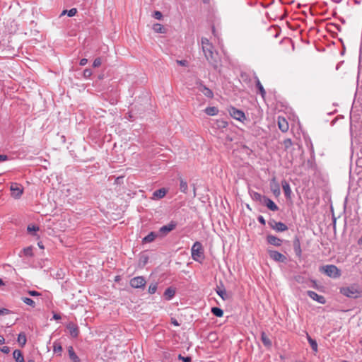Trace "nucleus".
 Segmentation results:
<instances>
[{
    "label": "nucleus",
    "instance_id": "473e14b6",
    "mask_svg": "<svg viewBox=\"0 0 362 362\" xmlns=\"http://www.w3.org/2000/svg\"><path fill=\"white\" fill-rule=\"evenodd\" d=\"M153 30L157 33H164L165 29L163 26L160 23H155L153 27Z\"/></svg>",
    "mask_w": 362,
    "mask_h": 362
},
{
    "label": "nucleus",
    "instance_id": "4d7b16f0",
    "mask_svg": "<svg viewBox=\"0 0 362 362\" xmlns=\"http://www.w3.org/2000/svg\"><path fill=\"white\" fill-rule=\"evenodd\" d=\"M5 342V339L2 335H0V344H3Z\"/></svg>",
    "mask_w": 362,
    "mask_h": 362
},
{
    "label": "nucleus",
    "instance_id": "0e129e2a",
    "mask_svg": "<svg viewBox=\"0 0 362 362\" xmlns=\"http://www.w3.org/2000/svg\"><path fill=\"white\" fill-rule=\"evenodd\" d=\"M37 245L40 248H44V246L42 245V243H38Z\"/></svg>",
    "mask_w": 362,
    "mask_h": 362
},
{
    "label": "nucleus",
    "instance_id": "c85d7f7f",
    "mask_svg": "<svg viewBox=\"0 0 362 362\" xmlns=\"http://www.w3.org/2000/svg\"><path fill=\"white\" fill-rule=\"evenodd\" d=\"M211 311L216 317H221L223 315V310L218 307H213Z\"/></svg>",
    "mask_w": 362,
    "mask_h": 362
},
{
    "label": "nucleus",
    "instance_id": "20e7f679",
    "mask_svg": "<svg viewBox=\"0 0 362 362\" xmlns=\"http://www.w3.org/2000/svg\"><path fill=\"white\" fill-rule=\"evenodd\" d=\"M320 271L331 278H338L341 276L340 270L333 264L323 266L320 268Z\"/></svg>",
    "mask_w": 362,
    "mask_h": 362
},
{
    "label": "nucleus",
    "instance_id": "a211bd4d",
    "mask_svg": "<svg viewBox=\"0 0 362 362\" xmlns=\"http://www.w3.org/2000/svg\"><path fill=\"white\" fill-rule=\"evenodd\" d=\"M261 340L264 346L268 349H270L272 346V342L269 337L266 334L265 332H262L261 333Z\"/></svg>",
    "mask_w": 362,
    "mask_h": 362
},
{
    "label": "nucleus",
    "instance_id": "052dcab7",
    "mask_svg": "<svg viewBox=\"0 0 362 362\" xmlns=\"http://www.w3.org/2000/svg\"><path fill=\"white\" fill-rule=\"evenodd\" d=\"M172 323H173V325H176V326H178V325H179V324L177 323V320H173V321H172Z\"/></svg>",
    "mask_w": 362,
    "mask_h": 362
},
{
    "label": "nucleus",
    "instance_id": "c03bdc74",
    "mask_svg": "<svg viewBox=\"0 0 362 362\" xmlns=\"http://www.w3.org/2000/svg\"><path fill=\"white\" fill-rule=\"evenodd\" d=\"M178 358L182 360L184 362H190L192 360L191 357H189V356L185 357V356H182L181 354H180L178 356Z\"/></svg>",
    "mask_w": 362,
    "mask_h": 362
},
{
    "label": "nucleus",
    "instance_id": "de8ad7c7",
    "mask_svg": "<svg viewBox=\"0 0 362 362\" xmlns=\"http://www.w3.org/2000/svg\"><path fill=\"white\" fill-rule=\"evenodd\" d=\"M92 74V71L90 69H86L83 71V76L85 77H89Z\"/></svg>",
    "mask_w": 362,
    "mask_h": 362
},
{
    "label": "nucleus",
    "instance_id": "13d9d810",
    "mask_svg": "<svg viewBox=\"0 0 362 362\" xmlns=\"http://www.w3.org/2000/svg\"><path fill=\"white\" fill-rule=\"evenodd\" d=\"M53 318L55 320H59V319H61V316L59 314H54L53 315Z\"/></svg>",
    "mask_w": 362,
    "mask_h": 362
},
{
    "label": "nucleus",
    "instance_id": "393cba45",
    "mask_svg": "<svg viewBox=\"0 0 362 362\" xmlns=\"http://www.w3.org/2000/svg\"><path fill=\"white\" fill-rule=\"evenodd\" d=\"M13 357L16 362H25L22 351L18 349H16L13 351Z\"/></svg>",
    "mask_w": 362,
    "mask_h": 362
},
{
    "label": "nucleus",
    "instance_id": "7ed1b4c3",
    "mask_svg": "<svg viewBox=\"0 0 362 362\" xmlns=\"http://www.w3.org/2000/svg\"><path fill=\"white\" fill-rule=\"evenodd\" d=\"M340 293L348 298H357L361 296L362 291L357 287L351 286L341 288Z\"/></svg>",
    "mask_w": 362,
    "mask_h": 362
},
{
    "label": "nucleus",
    "instance_id": "6e6d98bb",
    "mask_svg": "<svg viewBox=\"0 0 362 362\" xmlns=\"http://www.w3.org/2000/svg\"><path fill=\"white\" fill-rule=\"evenodd\" d=\"M6 313H8L7 309L3 308V309L0 310V315H4V314H6Z\"/></svg>",
    "mask_w": 362,
    "mask_h": 362
},
{
    "label": "nucleus",
    "instance_id": "a19ab883",
    "mask_svg": "<svg viewBox=\"0 0 362 362\" xmlns=\"http://www.w3.org/2000/svg\"><path fill=\"white\" fill-rule=\"evenodd\" d=\"M217 124L219 128H226L228 126V122L224 120H218Z\"/></svg>",
    "mask_w": 362,
    "mask_h": 362
},
{
    "label": "nucleus",
    "instance_id": "8fccbe9b",
    "mask_svg": "<svg viewBox=\"0 0 362 362\" xmlns=\"http://www.w3.org/2000/svg\"><path fill=\"white\" fill-rule=\"evenodd\" d=\"M1 351L4 354H8L10 352V348L7 346H4L1 349Z\"/></svg>",
    "mask_w": 362,
    "mask_h": 362
},
{
    "label": "nucleus",
    "instance_id": "39448f33",
    "mask_svg": "<svg viewBox=\"0 0 362 362\" xmlns=\"http://www.w3.org/2000/svg\"><path fill=\"white\" fill-rule=\"evenodd\" d=\"M10 189L11 192V196L15 199H19L23 193V188L20 184L11 183Z\"/></svg>",
    "mask_w": 362,
    "mask_h": 362
},
{
    "label": "nucleus",
    "instance_id": "603ef678",
    "mask_svg": "<svg viewBox=\"0 0 362 362\" xmlns=\"http://www.w3.org/2000/svg\"><path fill=\"white\" fill-rule=\"evenodd\" d=\"M273 192L276 196H279L280 194V189L279 185H276V189H273Z\"/></svg>",
    "mask_w": 362,
    "mask_h": 362
},
{
    "label": "nucleus",
    "instance_id": "4be33fe9",
    "mask_svg": "<svg viewBox=\"0 0 362 362\" xmlns=\"http://www.w3.org/2000/svg\"><path fill=\"white\" fill-rule=\"evenodd\" d=\"M167 193V190L165 188H160L154 191L153 193V197L154 199H161L165 196Z\"/></svg>",
    "mask_w": 362,
    "mask_h": 362
},
{
    "label": "nucleus",
    "instance_id": "37998d69",
    "mask_svg": "<svg viewBox=\"0 0 362 362\" xmlns=\"http://www.w3.org/2000/svg\"><path fill=\"white\" fill-rule=\"evenodd\" d=\"M37 230H39V227L38 226H36L35 225L28 226V232H36Z\"/></svg>",
    "mask_w": 362,
    "mask_h": 362
},
{
    "label": "nucleus",
    "instance_id": "4c0bfd02",
    "mask_svg": "<svg viewBox=\"0 0 362 362\" xmlns=\"http://www.w3.org/2000/svg\"><path fill=\"white\" fill-rule=\"evenodd\" d=\"M158 288L157 283L151 284L148 286V291L150 294H153L156 292Z\"/></svg>",
    "mask_w": 362,
    "mask_h": 362
},
{
    "label": "nucleus",
    "instance_id": "b1692460",
    "mask_svg": "<svg viewBox=\"0 0 362 362\" xmlns=\"http://www.w3.org/2000/svg\"><path fill=\"white\" fill-rule=\"evenodd\" d=\"M148 262V256L145 254H141L139 259L138 266L143 268Z\"/></svg>",
    "mask_w": 362,
    "mask_h": 362
},
{
    "label": "nucleus",
    "instance_id": "f8f14e48",
    "mask_svg": "<svg viewBox=\"0 0 362 362\" xmlns=\"http://www.w3.org/2000/svg\"><path fill=\"white\" fill-rule=\"evenodd\" d=\"M307 294L310 298L321 304H325L326 303L325 297L323 296L318 295L315 291H308Z\"/></svg>",
    "mask_w": 362,
    "mask_h": 362
},
{
    "label": "nucleus",
    "instance_id": "ddd939ff",
    "mask_svg": "<svg viewBox=\"0 0 362 362\" xmlns=\"http://www.w3.org/2000/svg\"><path fill=\"white\" fill-rule=\"evenodd\" d=\"M262 204L266 206L269 209L272 211H276L279 210L277 205L269 198L265 197L263 199Z\"/></svg>",
    "mask_w": 362,
    "mask_h": 362
},
{
    "label": "nucleus",
    "instance_id": "f03ea898",
    "mask_svg": "<svg viewBox=\"0 0 362 362\" xmlns=\"http://www.w3.org/2000/svg\"><path fill=\"white\" fill-rule=\"evenodd\" d=\"M192 258L198 262H202L204 259V248L199 241L195 242L191 249Z\"/></svg>",
    "mask_w": 362,
    "mask_h": 362
},
{
    "label": "nucleus",
    "instance_id": "f257e3e1",
    "mask_svg": "<svg viewBox=\"0 0 362 362\" xmlns=\"http://www.w3.org/2000/svg\"><path fill=\"white\" fill-rule=\"evenodd\" d=\"M202 47L206 59L214 69H217L219 64L218 54L215 51L213 45L207 38L202 37Z\"/></svg>",
    "mask_w": 362,
    "mask_h": 362
},
{
    "label": "nucleus",
    "instance_id": "e2e57ef3",
    "mask_svg": "<svg viewBox=\"0 0 362 362\" xmlns=\"http://www.w3.org/2000/svg\"><path fill=\"white\" fill-rule=\"evenodd\" d=\"M358 243L359 245H362V235H361V237L359 238L358 241Z\"/></svg>",
    "mask_w": 362,
    "mask_h": 362
},
{
    "label": "nucleus",
    "instance_id": "412c9836",
    "mask_svg": "<svg viewBox=\"0 0 362 362\" xmlns=\"http://www.w3.org/2000/svg\"><path fill=\"white\" fill-rule=\"evenodd\" d=\"M250 197L251 198L255 201V202H259L260 204L262 203L263 202V199H264V197L266 196H262V194H260L259 193L257 192H254V191H252V192H250Z\"/></svg>",
    "mask_w": 362,
    "mask_h": 362
},
{
    "label": "nucleus",
    "instance_id": "9b49d317",
    "mask_svg": "<svg viewBox=\"0 0 362 362\" xmlns=\"http://www.w3.org/2000/svg\"><path fill=\"white\" fill-rule=\"evenodd\" d=\"M177 226V223L171 221L168 224L163 226L160 228L159 232L162 234L166 235L169 232L173 230Z\"/></svg>",
    "mask_w": 362,
    "mask_h": 362
},
{
    "label": "nucleus",
    "instance_id": "864d4df0",
    "mask_svg": "<svg viewBox=\"0 0 362 362\" xmlns=\"http://www.w3.org/2000/svg\"><path fill=\"white\" fill-rule=\"evenodd\" d=\"M257 220L258 221L262 223V225H265V219L264 218V217L262 216H259L258 218H257Z\"/></svg>",
    "mask_w": 362,
    "mask_h": 362
},
{
    "label": "nucleus",
    "instance_id": "49530a36",
    "mask_svg": "<svg viewBox=\"0 0 362 362\" xmlns=\"http://www.w3.org/2000/svg\"><path fill=\"white\" fill-rule=\"evenodd\" d=\"M177 63L182 66H187L188 65V62L187 60H177Z\"/></svg>",
    "mask_w": 362,
    "mask_h": 362
},
{
    "label": "nucleus",
    "instance_id": "9d476101",
    "mask_svg": "<svg viewBox=\"0 0 362 362\" xmlns=\"http://www.w3.org/2000/svg\"><path fill=\"white\" fill-rule=\"evenodd\" d=\"M230 116L236 120L243 121L245 119V113L235 107H231L229 110Z\"/></svg>",
    "mask_w": 362,
    "mask_h": 362
},
{
    "label": "nucleus",
    "instance_id": "79ce46f5",
    "mask_svg": "<svg viewBox=\"0 0 362 362\" xmlns=\"http://www.w3.org/2000/svg\"><path fill=\"white\" fill-rule=\"evenodd\" d=\"M102 62H101V59L100 58H96L95 59V60L93 61V67H99L100 65H101Z\"/></svg>",
    "mask_w": 362,
    "mask_h": 362
},
{
    "label": "nucleus",
    "instance_id": "cd10ccee",
    "mask_svg": "<svg viewBox=\"0 0 362 362\" xmlns=\"http://www.w3.org/2000/svg\"><path fill=\"white\" fill-rule=\"evenodd\" d=\"M308 341L314 352H317V341L312 339L308 334H307Z\"/></svg>",
    "mask_w": 362,
    "mask_h": 362
},
{
    "label": "nucleus",
    "instance_id": "58836bf2",
    "mask_svg": "<svg viewBox=\"0 0 362 362\" xmlns=\"http://www.w3.org/2000/svg\"><path fill=\"white\" fill-rule=\"evenodd\" d=\"M53 351L54 353L60 354L62 351V347L59 343L54 342L53 346Z\"/></svg>",
    "mask_w": 362,
    "mask_h": 362
},
{
    "label": "nucleus",
    "instance_id": "ea45409f",
    "mask_svg": "<svg viewBox=\"0 0 362 362\" xmlns=\"http://www.w3.org/2000/svg\"><path fill=\"white\" fill-rule=\"evenodd\" d=\"M283 144L286 149H288L292 146V141L291 139H286L283 141Z\"/></svg>",
    "mask_w": 362,
    "mask_h": 362
},
{
    "label": "nucleus",
    "instance_id": "5701e85b",
    "mask_svg": "<svg viewBox=\"0 0 362 362\" xmlns=\"http://www.w3.org/2000/svg\"><path fill=\"white\" fill-rule=\"evenodd\" d=\"M158 236V234L156 232H151L148 233L146 236H145L143 240V243H151L153 242L156 237Z\"/></svg>",
    "mask_w": 362,
    "mask_h": 362
},
{
    "label": "nucleus",
    "instance_id": "e433bc0d",
    "mask_svg": "<svg viewBox=\"0 0 362 362\" xmlns=\"http://www.w3.org/2000/svg\"><path fill=\"white\" fill-rule=\"evenodd\" d=\"M67 13L68 16L72 17L74 16L77 13V9L75 8H71L70 10H64L62 15H64V13Z\"/></svg>",
    "mask_w": 362,
    "mask_h": 362
},
{
    "label": "nucleus",
    "instance_id": "4468645a",
    "mask_svg": "<svg viewBox=\"0 0 362 362\" xmlns=\"http://www.w3.org/2000/svg\"><path fill=\"white\" fill-rule=\"evenodd\" d=\"M267 241L269 244H271L274 246H281L282 243V240L280 238L273 235H268L267 236Z\"/></svg>",
    "mask_w": 362,
    "mask_h": 362
},
{
    "label": "nucleus",
    "instance_id": "680f3d73",
    "mask_svg": "<svg viewBox=\"0 0 362 362\" xmlns=\"http://www.w3.org/2000/svg\"><path fill=\"white\" fill-rule=\"evenodd\" d=\"M202 1L205 4H209V2H210V0H202Z\"/></svg>",
    "mask_w": 362,
    "mask_h": 362
},
{
    "label": "nucleus",
    "instance_id": "0eeeda50",
    "mask_svg": "<svg viewBox=\"0 0 362 362\" xmlns=\"http://www.w3.org/2000/svg\"><path fill=\"white\" fill-rule=\"evenodd\" d=\"M146 280L144 276H139L134 277L130 280V286L135 288H140L144 287Z\"/></svg>",
    "mask_w": 362,
    "mask_h": 362
},
{
    "label": "nucleus",
    "instance_id": "72a5a7b5",
    "mask_svg": "<svg viewBox=\"0 0 362 362\" xmlns=\"http://www.w3.org/2000/svg\"><path fill=\"white\" fill-rule=\"evenodd\" d=\"M21 300H22V301L23 303H25V304L31 306L32 308H35V303L31 298H28V297H22Z\"/></svg>",
    "mask_w": 362,
    "mask_h": 362
},
{
    "label": "nucleus",
    "instance_id": "7c9ffc66",
    "mask_svg": "<svg viewBox=\"0 0 362 362\" xmlns=\"http://www.w3.org/2000/svg\"><path fill=\"white\" fill-rule=\"evenodd\" d=\"M69 357L70 358L74 361V362H79V358L78 357V356L75 354L74 349L72 347H70L69 349Z\"/></svg>",
    "mask_w": 362,
    "mask_h": 362
},
{
    "label": "nucleus",
    "instance_id": "f704fd0d",
    "mask_svg": "<svg viewBox=\"0 0 362 362\" xmlns=\"http://www.w3.org/2000/svg\"><path fill=\"white\" fill-rule=\"evenodd\" d=\"M216 293L223 300H226L228 298V295L225 288H218L216 290Z\"/></svg>",
    "mask_w": 362,
    "mask_h": 362
},
{
    "label": "nucleus",
    "instance_id": "6e6552de",
    "mask_svg": "<svg viewBox=\"0 0 362 362\" xmlns=\"http://www.w3.org/2000/svg\"><path fill=\"white\" fill-rule=\"evenodd\" d=\"M270 258L277 262H284L286 260V257L281 253L276 250H268Z\"/></svg>",
    "mask_w": 362,
    "mask_h": 362
},
{
    "label": "nucleus",
    "instance_id": "6ab92c4d",
    "mask_svg": "<svg viewBox=\"0 0 362 362\" xmlns=\"http://www.w3.org/2000/svg\"><path fill=\"white\" fill-rule=\"evenodd\" d=\"M175 294V289L173 287H168L164 292V297L166 300H170L172 299Z\"/></svg>",
    "mask_w": 362,
    "mask_h": 362
},
{
    "label": "nucleus",
    "instance_id": "09e8293b",
    "mask_svg": "<svg viewBox=\"0 0 362 362\" xmlns=\"http://www.w3.org/2000/svg\"><path fill=\"white\" fill-rule=\"evenodd\" d=\"M28 294L31 296H39L41 295L39 292L36 291H29Z\"/></svg>",
    "mask_w": 362,
    "mask_h": 362
},
{
    "label": "nucleus",
    "instance_id": "dca6fc26",
    "mask_svg": "<svg viewBox=\"0 0 362 362\" xmlns=\"http://www.w3.org/2000/svg\"><path fill=\"white\" fill-rule=\"evenodd\" d=\"M281 186H282V189L284 190L285 197L286 198H291L292 192H291L289 183L286 180H284L281 181Z\"/></svg>",
    "mask_w": 362,
    "mask_h": 362
},
{
    "label": "nucleus",
    "instance_id": "69168bd1",
    "mask_svg": "<svg viewBox=\"0 0 362 362\" xmlns=\"http://www.w3.org/2000/svg\"><path fill=\"white\" fill-rule=\"evenodd\" d=\"M4 285V283L1 279H0V286Z\"/></svg>",
    "mask_w": 362,
    "mask_h": 362
},
{
    "label": "nucleus",
    "instance_id": "bf43d9fd",
    "mask_svg": "<svg viewBox=\"0 0 362 362\" xmlns=\"http://www.w3.org/2000/svg\"><path fill=\"white\" fill-rule=\"evenodd\" d=\"M196 196V187L194 185H193V197H194Z\"/></svg>",
    "mask_w": 362,
    "mask_h": 362
},
{
    "label": "nucleus",
    "instance_id": "f3484780",
    "mask_svg": "<svg viewBox=\"0 0 362 362\" xmlns=\"http://www.w3.org/2000/svg\"><path fill=\"white\" fill-rule=\"evenodd\" d=\"M293 246L296 256L300 257L302 254V250L300 247V243L298 238H296L294 239Z\"/></svg>",
    "mask_w": 362,
    "mask_h": 362
},
{
    "label": "nucleus",
    "instance_id": "423d86ee",
    "mask_svg": "<svg viewBox=\"0 0 362 362\" xmlns=\"http://www.w3.org/2000/svg\"><path fill=\"white\" fill-rule=\"evenodd\" d=\"M196 84L197 85L198 90L200 92H202L206 98H212L214 97L213 91L210 88L204 86L201 80H198L196 82Z\"/></svg>",
    "mask_w": 362,
    "mask_h": 362
},
{
    "label": "nucleus",
    "instance_id": "bb28decb",
    "mask_svg": "<svg viewBox=\"0 0 362 362\" xmlns=\"http://www.w3.org/2000/svg\"><path fill=\"white\" fill-rule=\"evenodd\" d=\"M256 87L258 89L261 96L264 98L266 95V91H265L263 86L260 83L259 80L258 79V78H257V80H256Z\"/></svg>",
    "mask_w": 362,
    "mask_h": 362
},
{
    "label": "nucleus",
    "instance_id": "a18cd8bd",
    "mask_svg": "<svg viewBox=\"0 0 362 362\" xmlns=\"http://www.w3.org/2000/svg\"><path fill=\"white\" fill-rule=\"evenodd\" d=\"M162 16H163V15H162L161 12H160L158 11H155L153 13V17L156 19L160 20Z\"/></svg>",
    "mask_w": 362,
    "mask_h": 362
},
{
    "label": "nucleus",
    "instance_id": "c756f323",
    "mask_svg": "<svg viewBox=\"0 0 362 362\" xmlns=\"http://www.w3.org/2000/svg\"><path fill=\"white\" fill-rule=\"evenodd\" d=\"M180 190L185 193V194H187V191H188V185H187V183L186 181H185L184 180L182 179H180Z\"/></svg>",
    "mask_w": 362,
    "mask_h": 362
},
{
    "label": "nucleus",
    "instance_id": "1a4fd4ad",
    "mask_svg": "<svg viewBox=\"0 0 362 362\" xmlns=\"http://www.w3.org/2000/svg\"><path fill=\"white\" fill-rule=\"evenodd\" d=\"M270 227L277 232H284L288 230L287 226L282 222H276L275 221H269Z\"/></svg>",
    "mask_w": 362,
    "mask_h": 362
},
{
    "label": "nucleus",
    "instance_id": "2eb2a0df",
    "mask_svg": "<svg viewBox=\"0 0 362 362\" xmlns=\"http://www.w3.org/2000/svg\"><path fill=\"white\" fill-rule=\"evenodd\" d=\"M278 126L282 132H286L288 130V123L284 117H278Z\"/></svg>",
    "mask_w": 362,
    "mask_h": 362
},
{
    "label": "nucleus",
    "instance_id": "aec40b11",
    "mask_svg": "<svg viewBox=\"0 0 362 362\" xmlns=\"http://www.w3.org/2000/svg\"><path fill=\"white\" fill-rule=\"evenodd\" d=\"M67 328L69 329V332H70V334L73 337H77L78 334H79V330H78V327L73 324V323H70Z\"/></svg>",
    "mask_w": 362,
    "mask_h": 362
},
{
    "label": "nucleus",
    "instance_id": "3c124183",
    "mask_svg": "<svg viewBox=\"0 0 362 362\" xmlns=\"http://www.w3.org/2000/svg\"><path fill=\"white\" fill-rule=\"evenodd\" d=\"M88 62V59L86 58H83L80 60L79 64L81 66H85Z\"/></svg>",
    "mask_w": 362,
    "mask_h": 362
},
{
    "label": "nucleus",
    "instance_id": "5fc2aeb1",
    "mask_svg": "<svg viewBox=\"0 0 362 362\" xmlns=\"http://www.w3.org/2000/svg\"><path fill=\"white\" fill-rule=\"evenodd\" d=\"M8 159V156L6 155L0 154V162L5 161Z\"/></svg>",
    "mask_w": 362,
    "mask_h": 362
},
{
    "label": "nucleus",
    "instance_id": "c9c22d12",
    "mask_svg": "<svg viewBox=\"0 0 362 362\" xmlns=\"http://www.w3.org/2000/svg\"><path fill=\"white\" fill-rule=\"evenodd\" d=\"M22 252L23 255L26 257L33 256V247L31 246L24 248Z\"/></svg>",
    "mask_w": 362,
    "mask_h": 362
},
{
    "label": "nucleus",
    "instance_id": "a878e982",
    "mask_svg": "<svg viewBox=\"0 0 362 362\" xmlns=\"http://www.w3.org/2000/svg\"><path fill=\"white\" fill-rule=\"evenodd\" d=\"M204 112L206 115L210 116H214L218 115V109L216 107H207Z\"/></svg>",
    "mask_w": 362,
    "mask_h": 362
},
{
    "label": "nucleus",
    "instance_id": "2f4dec72",
    "mask_svg": "<svg viewBox=\"0 0 362 362\" xmlns=\"http://www.w3.org/2000/svg\"><path fill=\"white\" fill-rule=\"evenodd\" d=\"M26 341L27 339L25 334L23 332L20 333L18 337V341L21 344V346H25V344H26Z\"/></svg>",
    "mask_w": 362,
    "mask_h": 362
}]
</instances>
